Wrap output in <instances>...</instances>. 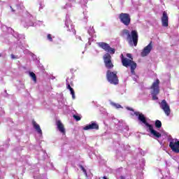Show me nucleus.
I'll return each instance as SVG.
<instances>
[{"label":"nucleus","mask_w":179,"mask_h":179,"mask_svg":"<svg viewBox=\"0 0 179 179\" xmlns=\"http://www.w3.org/2000/svg\"><path fill=\"white\" fill-rule=\"evenodd\" d=\"M121 37H125L127 36V40L129 44H134V47L138 45V31L137 30H132L131 34L129 33V30L128 29H123L120 34Z\"/></svg>","instance_id":"f257e3e1"},{"label":"nucleus","mask_w":179,"mask_h":179,"mask_svg":"<svg viewBox=\"0 0 179 179\" xmlns=\"http://www.w3.org/2000/svg\"><path fill=\"white\" fill-rule=\"evenodd\" d=\"M134 115L138 117V120H140V122L143 124H145V127L148 128L151 135H153L155 138H162V134L155 130L153 129V125L148 124V120H146V117H145V115H143V113H139V112H134Z\"/></svg>","instance_id":"f03ea898"},{"label":"nucleus","mask_w":179,"mask_h":179,"mask_svg":"<svg viewBox=\"0 0 179 179\" xmlns=\"http://www.w3.org/2000/svg\"><path fill=\"white\" fill-rule=\"evenodd\" d=\"M122 64L125 68L130 66L131 75H135V70L136 69L137 64L134 60L124 57V55H121Z\"/></svg>","instance_id":"7ed1b4c3"},{"label":"nucleus","mask_w":179,"mask_h":179,"mask_svg":"<svg viewBox=\"0 0 179 179\" xmlns=\"http://www.w3.org/2000/svg\"><path fill=\"white\" fill-rule=\"evenodd\" d=\"M106 78L108 82L111 85H118L120 80H118V76H117V71H111L108 70L106 71Z\"/></svg>","instance_id":"20e7f679"},{"label":"nucleus","mask_w":179,"mask_h":179,"mask_svg":"<svg viewBox=\"0 0 179 179\" xmlns=\"http://www.w3.org/2000/svg\"><path fill=\"white\" fill-rule=\"evenodd\" d=\"M160 85V80L157 79L155 82H154L150 87V89L152 90L151 94L152 96V100H159V97H157V94L160 93V87L159 85Z\"/></svg>","instance_id":"39448f33"},{"label":"nucleus","mask_w":179,"mask_h":179,"mask_svg":"<svg viewBox=\"0 0 179 179\" xmlns=\"http://www.w3.org/2000/svg\"><path fill=\"white\" fill-rule=\"evenodd\" d=\"M103 59L105 66L107 69H113V68H114V64H113V61L111 60V55H110V53H106L103 55Z\"/></svg>","instance_id":"423d86ee"},{"label":"nucleus","mask_w":179,"mask_h":179,"mask_svg":"<svg viewBox=\"0 0 179 179\" xmlns=\"http://www.w3.org/2000/svg\"><path fill=\"white\" fill-rule=\"evenodd\" d=\"M119 19L124 26L131 24V15L129 13H122L119 15Z\"/></svg>","instance_id":"0eeeda50"},{"label":"nucleus","mask_w":179,"mask_h":179,"mask_svg":"<svg viewBox=\"0 0 179 179\" xmlns=\"http://www.w3.org/2000/svg\"><path fill=\"white\" fill-rule=\"evenodd\" d=\"M99 47L106 51V52H109V54H115V49L110 48V45L104 42L98 43Z\"/></svg>","instance_id":"6e6552de"},{"label":"nucleus","mask_w":179,"mask_h":179,"mask_svg":"<svg viewBox=\"0 0 179 179\" xmlns=\"http://www.w3.org/2000/svg\"><path fill=\"white\" fill-rule=\"evenodd\" d=\"M159 106L160 108L163 110L166 115H170V113H171V110H170V106H169V103H167V101H166V99H164L161 102H159Z\"/></svg>","instance_id":"1a4fd4ad"},{"label":"nucleus","mask_w":179,"mask_h":179,"mask_svg":"<svg viewBox=\"0 0 179 179\" xmlns=\"http://www.w3.org/2000/svg\"><path fill=\"white\" fill-rule=\"evenodd\" d=\"M169 148H171L172 152L175 153H179V140L172 139L169 143Z\"/></svg>","instance_id":"9d476101"},{"label":"nucleus","mask_w":179,"mask_h":179,"mask_svg":"<svg viewBox=\"0 0 179 179\" xmlns=\"http://www.w3.org/2000/svg\"><path fill=\"white\" fill-rule=\"evenodd\" d=\"M153 49V42H150L147 46H145L141 53V57H148L150 54V51Z\"/></svg>","instance_id":"9b49d317"},{"label":"nucleus","mask_w":179,"mask_h":179,"mask_svg":"<svg viewBox=\"0 0 179 179\" xmlns=\"http://www.w3.org/2000/svg\"><path fill=\"white\" fill-rule=\"evenodd\" d=\"M162 24L163 27H169V15H167V12L166 11L162 13Z\"/></svg>","instance_id":"f8f14e48"},{"label":"nucleus","mask_w":179,"mask_h":179,"mask_svg":"<svg viewBox=\"0 0 179 179\" xmlns=\"http://www.w3.org/2000/svg\"><path fill=\"white\" fill-rule=\"evenodd\" d=\"M56 125L57 127L58 131H59L61 134H63V135H65L66 134L65 127L64 126V124H62V122H61V120L56 121Z\"/></svg>","instance_id":"ddd939ff"},{"label":"nucleus","mask_w":179,"mask_h":179,"mask_svg":"<svg viewBox=\"0 0 179 179\" xmlns=\"http://www.w3.org/2000/svg\"><path fill=\"white\" fill-rule=\"evenodd\" d=\"M84 131H89V129H99V124L95 122H91V124L83 127Z\"/></svg>","instance_id":"4468645a"},{"label":"nucleus","mask_w":179,"mask_h":179,"mask_svg":"<svg viewBox=\"0 0 179 179\" xmlns=\"http://www.w3.org/2000/svg\"><path fill=\"white\" fill-rule=\"evenodd\" d=\"M32 124L34 129H36L38 134H40V135H43V131H41V128H40V125L37 124V122H36V121L34 120L32 121Z\"/></svg>","instance_id":"2eb2a0df"},{"label":"nucleus","mask_w":179,"mask_h":179,"mask_svg":"<svg viewBox=\"0 0 179 179\" xmlns=\"http://www.w3.org/2000/svg\"><path fill=\"white\" fill-rule=\"evenodd\" d=\"M66 89L70 90L71 94L72 95V99L75 100V90H73V88L71 87V85L69 84V83H66Z\"/></svg>","instance_id":"dca6fc26"},{"label":"nucleus","mask_w":179,"mask_h":179,"mask_svg":"<svg viewBox=\"0 0 179 179\" xmlns=\"http://www.w3.org/2000/svg\"><path fill=\"white\" fill-rule=\"evenodd\" d=\"M29 76L31 77V79L34 80V82H37V76H36V73H34V72H31L29 73Z\"/></svg>","instance_id":"f3484780"},{"label":"nucleus","mask_w":179,"mask_h":179,"mask_svg":"<svg viewBox=\"0 0 179 179\" xmlns=\"http://www.w3.org/2000/svg\"><path fill=\"white\" fill-rule=\"evenodd\" d=\"M155 128H157L158 129H160L162 128V122L159 120H157L155 121Z\"/></svg>","instance_id":"a211bd4d"},{"label":"nucleus","mask_w":179,"mask_h":179,"mask_svg":"<svg viewBox=\"0 0 179 179\" xmlns=\"http://www.w3.org/2000/svg\"><path fill=\"white\" fill-rule=\"evenodd\" d=\"M80 169L82 170L83 173H84L85 176L87 177V171H86L85 167H83L82 165H80Z\"/></svg>","instance_id":"6ab92c4d"},{"label":"nucleus","mask_w":179,"mask_h":179,"mask_svg":"<svg viewBox=\"0 0 179 179\" xmlns=\"http://www.w3.org/2000/svg\"><path fill=\"white\" fill-rule=\"evenodd\" d=\"M73 117L76 120V121H80V120L82 119L80 116L76 115H73Z\"/></svg>","instance_id":"aec40b11"},{"label":"nucleus","mask_w":179,"mask_h":179,"mask_svg":"<svg viewBox=\"0 0 179 179\" xmlns=\"http://www.w3.org/2000/svg\"><path fill=\"white\" fill-rule=\"evenodd\" d=\"M112 106H113V107H115V108H121V105H120L119 103H112Z\"/></svg>","instance_id":"412c9836"},{"label":"nucleus","mask_w":179,"mask_h":179,"mask_svg":"<svg viewBox=\"0 0 179 179\" xmlns=\"http://www.w3.org/2000/svg\"><path fill=\"white\" fill-rule=\"evenodd\" d=\"M48 39L50 41H52V36H51V34H48Z\"/></svg>","instance_id":"4be33fe9"},{"label":"nucleus","mask_w":179,"mask_h":179,"mask_svg":"<svg viewBox=\"0 0 179 179\" xmlns=\"http://www.w3.org/2000/svg\"><path fill=\"white\" fill-rule=\"evenodd\" d=\"M127 57L128 58H131V59H132V55H131V54H129V53H127Z\"/></svg>","instance_id":"5701e85b"},{"label":"nucleus","mask_w":179,"mask_h":179,"mask_svg":"<svg viewBox=\"0 0 179 179\" xmlns=\"http://www.w3.org/2000/svg\"><path fill=\"white\" fill-rule=\"evenodd\" d=\"M127 110H129V111H134V108H127Z\"/></svg>","instance_id":"b1692460"},{"label":"nucleus","mask_w":179,"mask_h":179,"mask_svg":"<svg viewBox=\"0 0 179 179\" xmlns=\"http://www.w3.org/2000/svg\"><path fill=\"white\" fill-rule=\"evenodd\" d=\"M120 179H125V177L123 176H120Z\"/></svg>","instance_id":"393cba45"},{"label":"nucleus","mask_w":179,"mask_h":179,"mask_svg":"<svg viewBox=\"0 0 179 179\" xmlns=\"http://www.w3.org/2000/svg\"><path fill=\"white\" fill-rule=\"evenodd\" d=\"M103 179H107V177L103 176Z\"/></svg>","instance_id":"a878e982"},{"label":"nucleus","mask_w":179,"mask_h":179,"mask_svg":"<svg viewBox=\"0 0 179 179\" xmlns=\"http://www.w3.org/2000/svg\"><path fill=\"white\" fill-rule=\"evenodd\" d=\"M178 170H179V166H178Z\"/></svg>","instance_id":"bb28decb"}]
</instances>
